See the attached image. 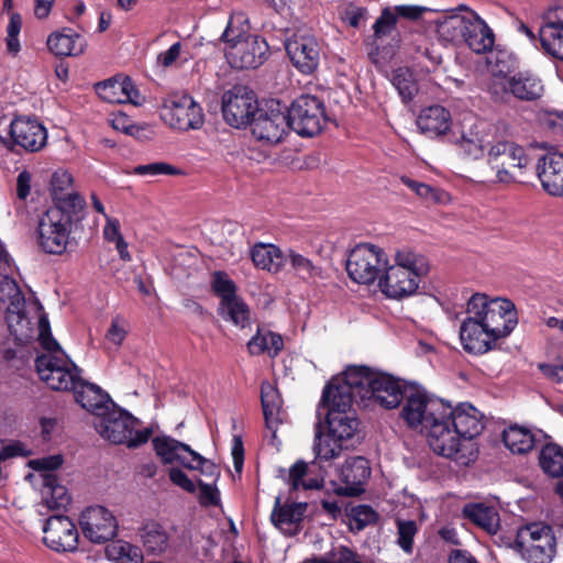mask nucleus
Segmentation results:
<instances>
[{
	"label": "nucleus",
	"instance_id": "obj_26",
	"mask_svg": "<svg viewBox=\"0 0 563 563\" xmlns=\"http://www.w3.org/2000/svg\"><path fill=\"white\" fill-rule=\"evenodd\" d=\"M512 66L506 53H490L487 57L485 90L496 101H506V85L511 78Z\"/></svg>",
	"mask_w": 563,
	"mask_h": 563
},
{
	"label": "nucleus",
	"instance_id": "obj_44",
	"mask_svg": "<svg viewBox=\"0 0 563 563\" xmlns=\"http://www.w3.org/2000/svg\"><path fill=\"white\" fill-rule=\"evenodd\" d=\"M284 347L283 338L275 332L258 329L257 333L249 341L247 349L253 355L263 353L275 357Z\"/></svg>",
	"mask_w": 563,
	"mask_h": 563
},
{
	"label": "nucleus",
	"instance_id": "obj_60",
	"mask_svg": "<svg viewBox=\"0 0 563 563\" xmlns=\"http://www.w3.org/2000/svg\"><path fill=\"white\" fill-rule=\"evenodd\" d=\"M134 174L140 176L179 175L180 170L168 163L155 162L136 166Z\"/></svg>",
	"mask_w": 563,
	"mask_h": 563
},
{
	"label": "nucleus",
	"instance_id": "obj_57",
	"mask_svg": "<svg viewBox=\"0 0 563 563\" xmlns=\"http://www.w3.org/2000/svg\"><path fill=\"white\" fill-rule=\"evenodd\" d=\"M129 322L121 316H115L111 320V324L106 333L108 343L120 346L129 333Z\"/></svg>",
	"mask_w": 563,
	"mask_h": 563
},
{
	"label": "nucleus",
	"instance_id": "obj_59",
	"mask_svg": "<svg viewBox=\"0 0 563 563\" xmlns=\"http://www.w3.org/2000/svg\"><path fill=\"white\" fill-rule=\"evenodd\" d=\"M73 176L68 170L57 169L54 172L51 178V190L54 200L57 199V196H63L68 191L73 190Z\"/></svg>",
	"mask_w": 563,
	"mask_h": 563
},
{
	"label": "nucleus",
	"instance_id": "obj_42",
	"mask_svg": "<svg viewBox=\"0 0 563 563\" xmlns=\"http://www.w3.org/2000/svg\"><path fill=\"white\" fill-rule=\"evenodd\" d=\"M393 266L409 272L419 280L430 271V264L427 257L409 247H402L396 252L395 264Z\"/></svg>",
	"mask_w": 563,
	"mask_h": 563
},
{
	"label": "nucleus",
	"instance_id": "obj_47",
	"mask_svg": "<svg viewBox=\"0 0 563 563\" xmlns=\"http://www.w3.org/2000/svg\"><path fill=\"white\" fill-rule=\"evenodd\" d=\"M140 537L146 552L152 554L165 552L169 544L168 533L157 522L145 523L140 531Z\"/></svg>",
	"mask_w": 563,
	"mask_h": 563
},
{
	"label": "nucleus",
	"instance_id": "obj_50",
	"mask_svg": "<svg viewBox=\"0 0 563 563\" xmlns=\"http://www.w3.org/2000/svg\"><path fill=\"white\" fill-rule=\"evenodd\" d=\"M289 264L291 269L301 278L309 279L320 275V267L310 258L292 249L284 250V268Z\"/></svg>",
	"mask_w": 563,
	"mask_h": 563
},
{
	"label": "nucleus",
	"instance_id": "obj_33",
	"mask_svg": "<svg viewBox=\"0 0 563 563\" xmlns=\"http://www.w3.org/2000/svg\"><path fill=\"white\" fill-rule=\"evenodd\" d=\"M306 509L307 504L305 503H286L282 505V498L278 496L275 499L271 520L283 533L292 536L298 532L299 523L303 518Z\"/></svg>",
	"mask_w": 563,
	"mask_h": 563
},
{
	"label": "nucleus",
	"instance_id": "obj_24",
	"mask_svg": "<svg viewBox=\"0 0 563 563\" xmlns=\"http://www.w3.org/2000/svg\"><path fill=\"white\" fill-rule=\"evenodd\" d=\"M251 126L256 140L271 145L279 143L290 129L287 114L280 109L258 110Z\"/></svg>",
	"mask_w": 563,
	"mask_h": 563
},
{
	"label": "nucleus",
	"instance_id": "obj_29",
	"mask_svg": "<svg viewBox=\"0 0 563 563\" xmlns=\"http://www.w3.org/2000/svg\"><path fill=\"white\" fill-rule=\"evenodd\" d=\"M96 92L102 100L110 103L130 102L134 106L143 103V97L129 77L115 76L99 82L96 85Z\"/></svg>",
	"mask_w": 563,
	"mask_h": 563
},
{
	"label": "nucleus",
	"instance_id": "obj_25",
	"mask_svg": "<svg viewBox=\"0 0 563 563\" xmlns=\"http://www.w3.org/2000/svg\"><path fill=\"white\" fill-rule=\"evenodd\" d=\"M287 54L294 66L303 74L312 73L320 58V45L308 33H296L286 42Z\"/></svg>",
	"mask_w": 563,
	"mask_h": 563
},
{
	"label": "nucleus",
	"instance_id": "obj_1",
	"mask_svg": "<svg viewBox=\"0 0 563 563\" xmlns=\"http://www.w3.org/2000/svg\"><path fill=\"white\" fill-rule=\"evenodd\" d=\"M466 311L460 339L463 349L473 354L489 351L498 339L509 335L518 323L515 305L505 298L475 294L468 299Z\"/></svg>",
	"mask_w": 563,
	"mask_h": 563
},
{
	"label": "nucleus",
	"instance_id": "obj_22",
	"mask_svg": "<svg viewBox=\"0 0 563 563\" xmlns=\"http://www.w3.org/2000/svg\"><path fill=\"white\" fill-rule=\"evenodd\" d=\"M43 542L56 552H73L78 547L79 533L74 521L64 515L51 516L43 526Z\"/></svg>",
	"mask_w": 563,
	"mask_h": 563
},
{
	"label": "nucleus",
	"instance_id": "obj_20",
	"mask_svg": "<svg viewBox=\"0 0 563 563\" xmlns=\"http://www.w3.org/2000/svg\"><path fill=\"white\" fill-rule=\"evenodd\" d=\"M79 525L84 536L93 543H104L117 536L118 521L103 506L87 507L80 515Z\"/></svg>",
	"mask_w": 563,
	"mask_h": 563
},
{
	"label": "nucleus",
	"instance_id": "obj_15",
	"mask_svg": "<svg viewBox=\"0 0 563 563\" xmlns=\"http://www.w3.org/2000/svg\"><path fill=\"white\" fill-rule=\"evenodd\" d=\"M286 114L290 129L301 136L317 135L327 122L323 102L310 95L298 97Z\"/></svg>",
	"mask_w": 563,
	"mask_h": 563
},
{
	"label": "nucleus",
	"instance_id": "obj_56",
	"mask_svg": "<svg viewBox=\"0 0 563 563\" xmlns=\"http://www.w3.org/2000/svg\"><path fill=\"white\" fill-rule=\"evenodd\" d=\"M22 27V18L19 13H12L7 25V51L10 54L16 55L21 49L19 34Z\"/></svg>",
	"mask_w": 563,
	"mask_h": 563
},
{
	"label": "nucleus",
	"instance_id": "obj_30",
	"mask_svg": "<svg viewBox=\"0 0 563 563\" xmlns=\"http://www.w3.org/2000/svg\"><path fill=\"white\" fill-rule=\"evenodd\" d=\"M371 475L368 461L363 456L350 457L340 470L342 485L336 488L338 494L354 496L363 492V485Z\"/></svg>",
	"mask_w": 563,
	"mask_h": 563
},
{
	"label": "nucleus",
	"instance_id": "obj_38",
	"mask_svg": "<svg viewBox=\"0 0 563 563\" xmlns=\"http://www.w3.org/2000/svg\"><path fill=\"white\" fill-rule=\"evenodd\" d=\"M463 516L490 536H495L500 529V518L495 507L467 504L463 507Z\"/></svg>",
	"mask_w": 563,
	"mask_h": 563
},
{
	"label": "nucleus",
	"instance_id": "obj_53",
	"mask_svg": "<svg viewBox=\"0 0 563 563\" xmlns=\"http://www.w3.org/2000/svg\"><path fill=\"white\" fill-rule=\"evenodd\" d=\"M391 82L404 102L411 101L419 90L417 79L408 68L400 67L396 69Z\"/></svg>",
	"mask_w": 563,
	"mask_h": 563
},
{
	"label": "nucleus",
	"instance_id": "obj_34",
	"mask_svg": "<svg viewBox=\"0 0 563 563\" xmlns=\"http://www.w3.org/2000/svg\"><path fill=\"white\" fill-rule=\"evenodd\" d=\"M417 126L422 134L429 137L445 135L452 126L451 113L439 104L427 107L420 111Z\"/></svg>",
	"mask_w": 563,
	"mask_h": 563
},
{
	"label": "nucleus",
	"instance_id": "obj_6",
	"mask_svg": "<svg viewBox=\"0 0 563 563\" xmlns=\"http://www.w3.org/2000/svg\"><path fill=\"white\" fill-rule=\"evenodd\" d=\"M353 401L355 397L336 376L325 386L317 410L319 420L325 417L331 435L343 443L352 439L358 429V420L352 409Z\"/></svg>",
	"mask_w": 563,
	"mask_h": 563
},
{
	"label": "nucleus",
	"instance_id": "obj_18",
	"mask_svg": "<svg viewBox=\"0 0 563 563\" xmlns=\"http://www.w3.org/2000/svg\"><path fill=\"white\" fill-rule=\"evenodd\" d=\"M258 110L256 96L246 86H233L222 96L223 118L233 128L240 129L250 124Z\"/></svg>",
	"mask_w": 563,
	"mask_h": 563
},
{
	"label": "nucleus",
	"instance_id": "obj_39",
	"mask_svg": "<svg viewBox=\"0 0 563 563\" xmlns=\"http://www.w3.org/2000/svg\"><path fill=\"white\" fill-rule=\"evenodd\" d=\"M541 432L518 424L510 426L503 433V441L506 448L514 454H526L531 451L540 441Z\"/></svg>",
	"mask_w": 563,
	"mask_h": 563
},
{
	"label": "nucleus",
	"instance_id": "obj_3",
	"mask_svg": "<svg viewBox=\"0 0 563 563\" xmlns=\"http://www.w3.org/2000/svg\"><path fill=\"white\" fill-rule=\"evenodd\" d=\"M448 417L443 419L442 427L445 435H443V450L435 449V453L455 462L467 465L474 460L473 444L468 440L478 435L483 430V416L471 404H460L453 408L449 404Z\"/></svg>",
	"mask_w": 563,
	"mask_h": 563
},
{
	"label": "nucleus",
	"instance_id": "obj_23",
	"mask_svg": "<svg viewBox=\"0 0 563 563\" xmlns=\"http://www.w3.org/2000/svg\"><path fill=\"white\" fill-rule=\"evenodd\" d=\"M475 13V11L463 5L440 13L431 22L435 27L438 38L444 44L462 43L472 22L471 16Z\"/></svg>",
	"mask_w": 563,
	"mask_h": 563
},
{
	"label": "nucleus",
	"instance_id": "obj_63",
	"mask_svg": "<svg viewBox=\"0 0 563 563\" xmlns=\"http://www.w3.org/2000/svg\"><path fill=\"white\" fill-rule=\"evenodd\" d=\"M111 126L128 135H134L139 132V128L133 123L132 119L123 112H113L108 119Z\"/></svg>",
	"mask_w": 563,
	"mask_h": 563
},
{
	"label": "nucleus",
	"instance_id": "obj_17",
	"mask_svg": "<svg viewBox=\"0 0 563 563\" xmlns=\"http://www.w3.org/2000/svg\"><path fill=\"white\" fill-rule=\"evenodd\" d=\"M70 216L59 208H49L40 219L37 242L48 254H62L68 244L70 233Z\"/></svg>",
	"mask_w": 563,
	"mask_h": 563
},
{
	"label": "nucleus",
	"instance_id": "obj_19",
	"mask_svg": "<svg viewBox=\"0 0 563 563\" xmlns=\"http://www.w3.org/2000/svg\"><path fill=\"white\" fill-rule=\"evenodd\" d=\"M504 132V124H492L476 119L470 129L462 133L460 146L467 156L487 161L490 146L498 141Z\"/></svg>",
	"mask_w": 563,
	"mask_h": 563
},
{
	"label": "nucleus",
	"instance_id": "obj_55",
	"mask_svg": "<svg viewBox=\"0 0 563 563\" xmlns=\"http://www.w3.org/2000/svg\"><path fill=\"white\" fill-rule=\"evenodd\" d=\"M397 526V543L406 552H412L413 538L418 532V526L413 520H396Z\"/></svg>",
	"mask_w": 563,
	"mask_h": 563
},
{
	"label": "nucleus",
	"instance_id": "obj_10",
	"mask_svg": "<svg viewBox=\"0 0 563 563\" xmlns=\"http://www.w3.org/2000/svg\"><path fill=\"white\" fill-rule=\"evenodd\" d=\"M514 549L527 563H551L558 549L554 530L543 522L522 526L517 530Z\"/></svg>",
	"mask_w": 563,
	"mask_h": 563
},
{
	"label": "nucleus",
	"instance_id": "obj_51",
	"mask_svg": "<svg viewBox=\"0 0 563 563\" xmlns=\"http://www.w3.org/2000/svg\"><path fill=\"white\" fill-rule=\"evenodd\" d=\"M106 555L114 563H141L143 555L141 550L129 542L117 540L106 548Z\"/></svg>",
	"mask_w": 563,
	"mask_h": 563
},
{
	"label": "nucleus",
	"instance_id": "obj_28",
	"mask_svg": "<svg viewBox=\"0 0 563 563\" xmlns=\"http://www.w3.org/2000/svg\"><path fill=\"white\" fill-rule=\"evenodd\" d=\"M420 282L421 280L413 277L409 272L401 271L388 264L378 279V286L386 297L402 299L416 294Z\"/></svg>",
	"mask_w": 563,
	"mask_h": 563
},
{
	"label": "nucleus",
	"instance_id": "obj_12",
	"mask_svg": "<svg viewBox=\"0 0 563 563\" xmlns=\"http://www.w3.org/2000/svg\"><path fill=\"white\" fill-rule=\"evenodd\" d=\"M63 463L60 455H52L30 462L36 472L30 475L31 482L41 490L43 503L49 509H65L71 501L67 488L59 484L54 473Z\"/></svg>",
	"mask_w": 563,
	"mask_h": 563
},
{
	"label": "nucleus",
	"instance_id": "obj_8",
	"mask_svg": "<svg viewBox=\"0 0 563 563\" xmlns=\"http://www.w3.org/2000/svg\"><path fill=\"white\" fill-rule=\"evenodd\" d=\"M93 424L103 439L115 444H126L129 448L147 442L152 433L148 428L141 429L136 418L114 404L96 418Z\"/></svg>",
	"mask_w": 563,
	"mask_h": 563
},
{
	"label": "nucleus",
	"instance_id": "obj_48",
	"mask_svg": "<svg viewBox=\"0 0 563 563\" xmlns=\"http://www.w3.org/2000/svg\"><path fill=\"white\" fill-rule=\"evenodd\" d=\"M400 180L406 187L428 203L448 205L451 201V196L443 189L413 180L407 176H402Z\"/></svg>",
	"mask_w": 563,
	"mask_h": 563
},
{
	"label": "nucleus",
	"instance_id": "obj_14",
	"mask_svg": "<svg viewBox=\"0 0 563 563\" xmlns=\"http://www.w3.org/2000/svg\"><path fill=\"white\" fill-rule=\"evenodd\" d=\"M387 265L388 257L383 249L364 243L350 252L346 272L355 283L368 285L380 278Z\"/></svg>",
	"mask_w": 563,
	"mask_h": 563
},
{
	"label": "nucleus",
	"instance_id": "obj_64",
	"mask_svg": "<svg viewBox=\"0 0 563 563\" xmlns=\"http://www.w3.org/2000/svg\"><path fill=\"white\" fill-rule=\"evenodd\" d=\"M342 20L352 27H358L367 20V10L351 3L344 9Z\"/></svg>",
	"mask_w": 563,
	"mask_h": 563
},
{
	"label": "nucleus",
	"instance_id": "obj_7",
	"mask_svg": "<svg viewBox=\"0 0 563 563\" xmlns=\"http://www.w3.org/2000/svg\"><path fill=\"white\" fill-rule=\"evenodd\" d=\"M4 317L9 331L18 343L25 344L36 340L42 347L55 344L48 318L38 299L30 297L29 305L10 311Z\"/></svg>",
	"mask_w": 563,
	"mask_h": 563
},
{
	"label": "nucleus",
	"instance_id": "obj_58",
	"mask_svg": "<svg viewBox=\"0 0 563 563\" xmlns=\"http://www.w3.org/2000/svg\"><path fill=\"white\" fill-rule=\"evenodd\" d=\"M55 202L54 208H59L67 216L81 211L86 205L85 199L73 190L63 196H57Z\"/></svg>",
	"mask_w": 563,
	"mask_h": 563
},
{
	"label": "nucleus",
	"instance_id": "obj_46",
	"mask_svg": "<svg viewBox=\"0 0 563 563\" xmlns=\"http://www.w3.org/2000/svg\"><path fill=\"white\" fill-rule=\"evenodd\" d=\"M312 473V468L306 462H296L288 473L290 488L292 490L319 489L322 486L323 478Z\"/></svg>",
	"mask_w": 563,
	"mask_h": 563
},
{
	"label": "nucleus",
	"instance_id": "obj_2",
	"mask_svg": "<svg viewBox=\"0 0 563 563\" xmlns=\"http://www.w3.org/2000/svg\"><path fill=\"white\" fill-rule=\"evenodd\" d=\"M338 377L349 387L355 402L364 407L377 405L394 409L409 394L408 388L396 377L366 366H350Z\"/></svg>",
	"mask_w": 563,
	"mask_h": 563
},
{
	"label": "nucleus",
	"instance_id": "obj_9",
	"mask_svg": "<svg viewBox=\"0 0 563 563\" xmlns=\"http://www.w3.org/2000/svg\"><path fill=\"white\" fill-rule=\"evenodd\" d=\"M35 361L40 378L52 389L67 391L78 388L81 376L79 367L68 357L55 341Z\"/></svg>",
	"mask_w": 563,
	"mask_h": 563
},
{
	"label": "nucleus",
	"instance_id": "obj_13",
	"mask_svg": "<svg viewBox=\"0 0 563 563\" xmlns=\"http://www.w3.org/2000/svg\"><path fill=\"white\" fill-rule=\"evenodd\" d=\"M161 119L172 129L186 132L199 130L205 123L202 108L187 93L167 96L159 109Z\"/></svg>",
	"mask_w": 563,
	"mask_h": 563
},
{
	"label": "nucleus",
	"instance_id": "obj_45",
	"mask_svg": "<svg viewBox=\"0 0 563 563\" xmlns=\"http://www.w3.org/2000/svg\"><path fill=\"white\" fill-rule=\"evenodd\" d=\"M320 428L321 422L319 421L317 423L313 445L316 461L318 463L339 457L344 449V443L341 440H338L336 437H332L329 431L327 433H322Z\"/></svg>",
	"mask_w": 563,
	"mask_h": 563
},
{
	"label": "nucleus",
	"instance_id": "obj_37",
	"mask_svg": "<svg viewBox=\"0 0 563 563\" xmlns=\"http://www.w3.org/2000/svg\"><path fill=\"white\" fill-rule=\"evenodd\" d=\"M462 43H465L476 54L489 52L495 43V34L488 24L477 14L471 16Z\"/></svg>",
	"mask_w": 563,
	"mask_h": 563
},
{
	"label": "nucleus",
	"instance_id": "obj_43",
	"mask_svg": "<svg viewBox=\"0 0 563 563\" xmlns=\"http://www.w3.org/2000/svg\"><path fill=\"white\" fill-rule=\"evenodd\" d=\"M261 400L265 416L266 426L274 430L282 421V404L279 391L268 382H264L261 386Z\"/></svg>",
	"mask_w": 563,
	"mask_h": 563
},
{
	"label": "nucleus",
	"instance_id": "obj_5",
	"mask_svg": "<svg viewBox=\"0 0 563 563\" xmlns=\"http://www.w3.org/2000/svg\"><path fill=\"white\" fill-rule=\"evenodd\" d=\"M228 64L234 69H255L267 57L266 41L251 33L250 23L243 13L232 14L220 37Z\"/></svg>",
	"mask_w": 563,
	"mask_h": 563
},
{
	"label": "nucleus",
	"instance_id": "obj_61",
	"mask_svg": "<svg viewBox=\"0 0 563 563\" xmlns=\"http://www.w3.org/2000/svg\"><path fill=\"white\" fill-rule=\"evenodd\" d=\"M397 23V14L390 8H386L382 11L380 16L376 20L373 25L374 35L382 37L389 34Z\"/></svg>",
	"mask_w": 563,
	"mask_h": 563
},
{
	"label": "nucleus",
	"instance_id": "obj_52",
	"mask_svg": "<svg viewBox=\"0 0 563 563\" xmlns=\"http://www.w3.org/2000/svg\"><path fill=\"white\" fill-rule=\"evenodd\" d=\"M539 41L543 51L558 59L563 60V29L554 26H541Z\"/></svg>",
	"mask_w": 563,
	"mask_h": 563
},
{
	"label": "nucleus",
	"instance_id": "obj_11",
	"mask_svg": "<svg viewBox=\"0 0 563 563\" xmlns=\"http://www.w3.org/2000/svg\"><path fill=\"white\" fill-rule=\"evenodd\" d=\"M486 163L495 172V181L510 184L520 180L530 158L521 145L507 140L501 133L490 146Z\"/></svg>",
	"mask_w": 563,
	"mask_h": 563
},
{
	"label": "nucleus",
	"instance_id": "obj_4",
	"mask_svg": "<svg viewBox=\"0 0 563 563\" xmlns=\"http://www.w3.org/2000/svg\"><path fill=\"white\" fill-rule=\"evenodd\" d=\"M451 412L449 404L422 389H409L400 416L408 427L424 433L432 451L445 448L442 421Z\"/></svg>",
	"mask_w": 563,
	"mask_h": 563
},
{
	"label": "nucleus",
	"instance_id": "obj_54",
	"mask_svg": "<svg viewBox=\"0 0 563 563\" xmlns=\"http://www.w3.org/2000/svg\"><path fill=\"white\" fill-rule=\"evenodd\" d=\"M187 60L188 53L180 42H176L157 55L155 66L162 70L179 68Z\"/></svg>",
	"mask_w": 563,
	"mask_h": 563
},
{
	"label": "nucleus",
	"instance_id": "obj_32",
	"mask_svg": "<svg viewBox=\"0 0 563 563\" xmlns=\"http://www.w3.org/2000/svg\"><path fill=\"white\" fill-rule=\"evenodd\" d=\"M46 45L48 51L57 57H78L86 52L88 42L73 29L63 27L48 35Z\"/></svg>",
	"mask_w": 563,
	"mask_h": 563
},
{
	"label": "nucleus",
	"instance_id": "obj_31",
	"mask_svg": "<svg viewBox=\"0 0 563 563\" xmlns=\"http://www.w3.org/2000/svg\"><path fill=\"white\" fill-rule=\"evenodd\" d=\"M538 177L552 196H563V152L550 151L538 163Z\"/></svg>",
	"mask_w": 563,
	"mask_h": 563
},
{
	"label": "nucleus",
	"instance_id": "obj_21",
	"mask_svg": "<svg viewBox=\"0 0 563 563\" xmlns=\"http://www.w3.org/2000/svg\"><path fill=\"white\" fill-rule=\"evenodd\" d=\"M157 456L164 464L178 463L188 470H202L207 459L194 451L188 444L168 435L155 437L152 441Z\"/></svg>",
	"mask_w": 563,
	"mask_h": 563
},
{
	"label": "nucleus",
	"instance_id": "obj_40",
	"mask_svg": "<svg viewBox=\"0 0 563 563\" xmlns=\"http://www.w3.org/2000/svg\"><path fill=\"white\" fill-rule=\"evenodd\" d=\"M251 257L257 268L272 273L284 268V251L274 244H255L251 250Z\"/></svg>",
	"mask_w": 563,
	"mask_h": 563
},
{
	"label": "nucleus",
	"instance_id": "obj_35",
	"mask_svg": "<svg viewBox=\"0 0 563 563\" xmlns=\"http://www.w3.org/2000/svg\"><path fill=\"white\" fill-rule=\"evenodd\" d=\"M543 93V84L530 71H519L511 76L506 85V101L512 96L520 100L532 101Z\"/></svg>",
	"mask_w": 563,
	"mask_h": 563
},
{
	"label": "nucleus",
	"instance_id": "obj_27",
	"mask_svg": "<svg viewBox=\"0 0 563 563\" xmlns=\"http://www.w3.org/2000/svg\"><path fill=\"white\" fill-rule=\"evenodd\" d=\"M10 135L14 144L30 152L41 150L47 140L46 129L29 117L15 118L10 124Z\"/></svg>",
	"mask_w": 563,
	"mask_h": 563
},
{
	"label": "nucleus",
	"instance_id": "obj_49",
	"mask_svg": "<svg viewBox=\"0 0 563 563\" xmlns=\"http://www.w3.org/2000/svg\"><path fill=\"white\" fill-rule=\"evenodd\" d=\"M539 464L543 472L552 477L563 475V449L554 443L543 445L539 455Z\"/></svg>",
	"mask_w": 563,
	"mask_h": 563
},
{
	"label": "nucleus",
	"instance_id": "obj_62",
	"mask_svg": "<svg viewBox=\"0 0 563 563\" xmlns=\"http://www.w3.org/2000/svg\"><path fill=\"white\" fill-rule=\"evenodd\" d=\"M541 124L554 134L563 133V111L545 110L539 114Z\"/></svg>",
	"mask_w": 563,
	"mask_h": 563
},
{
	"label": "nucleus",
	"instance_id": "obj_36",
	"mask_svg": "<svg viewBox=\"0 0 563 563\" xmlns=\"http://www.w3.org/2000/svg\"><path fill=\"white\" fill-rule=\"evenodd\" d=\"M73 391L75 394L76 401L84 409L95 415L96 418L100 417L110 406L113 405V401L99 386L88 383L82 378L80 384H78V388H74Z\"/></svg>",
	"mask_w": 563,
	"mask_h": 563
},
{
	"label": "nucleus",
	"instance_id": "obj_16",
	"mask_svg": "<svg viewBox=\"0 0 563 563\" xmlns=\"http://www.w3.org/2000/svg\"><path fill=\"white\" fill-rule=\"evenodd\" d=\"M211 287L220 298V316L240 328H245L250 323L251 310L246 302L236 294L235 283L228 274L216 272L212 275Z\"/></svg>",
	"mask_w": 563,
	"mask_h": 563
},
{
	"label": "nucleus",
	"instance_id": "obj_41",
	"mask_svg": "<svg viewBox=\"0 0 563 563\" xmlns=\"http://www.w3.org/2000/svg\"><path fill=\"white\" fill-rule=\"evenodd\" d=\"M29 305L18 283L8 275L0 276V310L4 316Z\"/></svg>",
	"mask_w": 563,
	"mask_h": 563
}]
</instances>
